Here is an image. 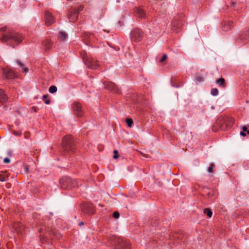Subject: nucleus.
Listing matches in <instances>:
<instances>
[{
    "mask_svg": "<svg viewBox=\"0 0 249 249\" xmlns=\"http://www.w3.org/2000/svg\"><path fill=\"white\" fill-rule=\"evenodd\" d=\"M49 96L48 94L44 95L42 97V99L44 100V102L46 104H49L50 103V100L49 99H46Z\"/></svg>",
    "mask_w": 249,
    "mask_h": 249,
    "instance_id": "nucleus-33",
    "label": "nucleus"
},
{
    "mask_svg": "<svg viewBox=\"0 0 249 249\" xmlns=\"http://www.w3.org/2000/svg\"><path fill=\"white\" fill-rule=\"evenodd\" d=\"M8 155L9 156V157H11L12 156V151L9 150L8 151Z\"/></svg>",
    "mask_w": 249,
    "mask_h": 249,
    "instance_id": "nucleus-47",
    "label": "nucleus"
},
{
    "mask_svg": "<svg viewBox=\"0 0 249 249\" xmlns=\"http://www.w3.org/2000/svg\"><path fill=\"white\" fill-rule=\"evenodd\" d=\"M231 4L232 6L234 7L235 5H236V2L232 0L231 1Z\"/></svg>",
    "mask_w": 249,
    "mask_h": 249,
    "instance_id": "nucleus-45",
    "label": "nucleus"
},
{
    "mask_svg": "<svg viewBox=\"0 0 249 249\" xmlns=\"http://www.w3.org/2000/svg\"><path fill=\"white\" fill-rule=\"evenodd\" d=\"M59 184L62 189L70 190L76 187L77 186V182L71 178L65 176L59 179Z\"/></svg>",
    "mask_w": 249,
    "mask_h": 249,
    "instance_id": "nucleus-3",
    "label": "nucleus"
},
{
    "mask_svg": "<svg viewBox=\"0 0 249 249\" xmlns=\"http://www.w3.org/2000/svg\"><path fill=\"white\" fill-rule=\"evenodd\" d=\"M215 167V165L213 163H211L210 166L208 169V171L209 173H213V168Z\"/></svg>",
    "mask_w": 249,
    "mask_h": 249,
    "instance_id": "nucleus-34",
    "label": "nucleus"
},
{
    "mask_svg": "<svg viewBox=\"0 0 249 249\" xmlns=\"http://www.w3.org/2000/svg\"><path fill=\"white\" fill-rule=\"evenodd\" d=\"M10 160L8 158H5L3 159V162L4 163L8 164L10 162Z\"/></svg>",
    "mask_w": 249,
    "mask_h": 249,
    "instance_id": "nucleus-41",
    "label": "nucleus"
},
{
    "mask_svg": "<svg viewBox=\"0 0 249 249\" xmlns=\"http://www.w3.org/2000/svg\"><path fill=\"white\" fill-rule=\"evenodd\" d=\"M80 54L81 55V56L82 57V58H83V57H88L86 54V52L85 51H83V52H81L80 53Z\"/></svg>",
    "mask_w": 249,
    "mask_h": 249,
    "instance_id": "nucleus-43",
    "label": "nucleus"
},
{
    "mask_svg": "<svg viewBox=\"0 0 249 249\" xmlns=\"http://www.w3.org/2000/svg\"><path fill=\"white\" fill-rule=\"evenodd\" d=\"M2 73L5 78L7 79H12L16 77L14 71L10 69L3 68L2 69Z\"/></svg>",
    "mask_w": 249,
    "mask_h": 249,
    "instance_id": "nucleus-12",
    "label": "nucleus"
},
{
    "mask_svg": "<svg viewBox=\"0 0 249 249\" xmlns=\"http://www.w3.org/2000/svg\"><path fill=\"white\" fill-rule=\"evenodd\" d=\"M84 5H80L78 7V9H77V11L78 12V13L80 12V11H82L83 9H84Z\"/></svg>",
    "mask_w": 249,
    "mask_h": 249,
    "instance_id": "nucleus-42",
    "label": "nucleus"
},
{
    "mask_svg": "<svg viewBox=\"0 0 249 249\" xmlns=\"http://www.w3.org/2000/svg\"><path fill=\"white\" fill-rule=\"evenodd\" d=\"M0 30L1 31H2V32H5L6 30V27H2V28H0Z\"/></svg>",
    "mask_w": 249,
    "mask_h": 249,
    "instance_id": "nucleus-46",
    "label": "nucleus"
},
{
    "mask_svg": "<svg viewBox=\"0 0 249 249\" xmlns=\"http://www.w3.org/2000/svg\"><path fill=\"white\" fill-rule=\"evenodd\" d=\"M44 17H45V24L46 26H50L52 24L54 23L55 18L52 15V14L51 13H50L49 11H45Z\"/></svg>",
    "mask_w": 249,
    "mask_h": 249,
    "instance_id": "nucleus-10",
    "label": "nucleus"
},
{
    "mask_svg": "<svg viewBox=\"0 0 249 249\" xmlns=\"http://www.w3.org/2000/svg\"><path fill=\"white\" fill-rule=\"evenodd\" d=\"M62 146L64 154L70 155L75 152V142L74 137L71 135L64 136L62 140Z\"/></svg>",
    "mask_w": 249,
    "mask_h": 249,
    "instance_id": "nucleus-1",
    "label": "nucleus"
},
{
    "mask_svg": "<svg viewBox=\"0 0 249 249\" xmlns=\"http://www.w3.org/2000/svg\"><path fill=\"white\" fill-rule=\"evenodd\" d=\"M203 213L205 214H206L209 218L212 217L213 215V212L211 209L210 208H205L203 210Z\"/></svg>",
    "mask_w": 249,
    "mask_h": 249,
    "instance_id": "nucleus-26",
    "label": "nucleus"
},
{
    "mask_svg": "<svg viewBox=\"0 0 249 249\" xmlns=\"http://www.w3.org/2000/svg\"><path fill=\"white\" fill-rule=\"evenodd\" d=\"M134 12L135 16L139 18H146L145 12L140 7H135L134 9Z\"/></svg>",
    "mask_w": 249,
    "mask_h": 249,
    "instance_id": "nucleus-14",
    "label": "nucleus"
},
{
    "mask_svg": "<svg viewBox=\"0 0 249 249\" xmlns=\"http://www.w3.org/2000/svg\"><path fill=\"white\" fill-rule=\"evenodd\" d=\"M125 122L127 124H132L133 123V121L131 118H126L125 119Z\"/></svg>",
    "mask_w": 249,
    "mask_h": 249,
    "instance_id": "nucleus-38",
    "label": "nucleus"
},
{
    "mask_svg": "<svg viewBox=\"0 0 249 249\" xmlns=\"http://www.w3.org/2000/svg\"><path fill=\"white\" fill-rule=\"evenodd\" d=\"M42 231V228H40L39 229H38V232L41 233V232Z\"/></svg>",
    "mask_w": 249,
    "mask_h": 249,
    "instance_id": "nucleus-50",
    "label": "nucleus"
},
{
    "mask_svg": "<svg viewBox=\"0 0 249 249\" xmlns=\"http://www.w3.org/2000/svg\"><path fill=\"white\" fill-rule=\"evenodd\" d=\"M231 128L230 125H213L212 130L214 132H218L219 130H227Z\"/></svg>",
    "mask_w": 249,
    "mask_h": 249,
    "instance_id": "nucleus-17",
    "label": "nucleus"
},
{
    "mask_svg": "<svg viewBox=\"0 0 249 249\" xmlns=\"http://www.w3.org/2000/svg\"><path fill=\"white\" fill-rule=\"evenodd\" d=\"M105 89L108 90L113 93L120 94L121 90L113 82H105L104 83Z\"/></svg>",
    "mask_w": 249,
    "mask_h": 249,
    "instance_id": "nucleus-7",
    "label": "nucleus"
},
{
    "mask_svg": "<svg viewBox=\"0 0 249 249\" xmlns=\"http://www.w3.org/2000/svg\"><path fill=\"white\" fill-rule=\"evenodd\" d=\"M128 126L129 127H131V126H132V125H128Z\"/></svg>",
    "mask_w": 249,
    "mask_h": 249,
    "instance_id": "nucleus-52",
    "label": "nucleus"
},
{
    "mask_svg": "<svg viewBox=\"0 0 249 249\" xmlns=\"http://www.w3.org/2000/svg\"><path fill=\"white\" fill-rule=\"evenodd\" d=\"M69 19L71 22H75L78 18V12L77 9L73 8L71 10L69 11Z\"/></svg>",
    "mask_w": 249,
    "mask_h": 249,
    "instance_id": "nucleus-13",
    "label": "nucleus"
},
{
    "mask_svg": "<svg viewBox=\"0 0 249 249\" xmlns=\"http://www.w3.org/2000/svg\"><path fill=\"white\" fill-rule=\"evenodd\" d=\"M112 216L114 218L117 219L120 216V213L118 211H115L113 213Z\"/></svg>",
    "mask_w": 249,
    "mask_h": 249,
    "instance_id": "nucleus-37",
    "label": "nucleus"
},
{
    "mask_svg": "<svg viewBox=\"0 0 249 249\" xmlns=\"http://www.w3.org/2000/svg\"><path fill=\"white\" fill-rule=\"evenodd\" d=\"M53 43L51 40L46 39L42 42V46L43 49L45 51L49 50L52 46Z\"/></svg>",
    "mask_w": 249,
    "mask_h": 249,
    "instance_id": "nucleus-19",
    "label": "nucleus"
},
{
    "mask_svg": "<svg viewBox=\"0 0 249 249\" xmlns=\"http://www.w3.org/2000/svg\"><path fill=\"white\" fill-rule=\"evenodd\" d=\"M211 93L213 96H216L218 94V90L216 88L212 89Z\"/></svg>",
    "mask_w": 249,
    "mask_h": 249,
    "instance_id": "nucleus-32",
    "label": "nucleus"
},
{
    "mask_svg": "<svg viewBox=\"0 0 249 249\" xmlns=\"http://www.w3.org/2000/svg\"><path fill=\"white\" fill-rule=\"evenodd\" d=\"M59 38L61 40H65L68 36L67 34L63 32H60L59 33Z\"/></svg>",
    "mask_w": 249,
    "mask_h": 249,
    "instance_id": "nucleus-27",
    "label": "nucleus"
},
{
    "mask_svg": "<svg viewBox=\"0 0 249 249\" xmlns=\"http://www.w3.org/2000/svg\"><path fill=\"white\" fill-rule=\"evenodd\" d=\"M57 91V88L55 86H51L49 89V91L51 93H54Z\"/></svg>",
    "mask_w": 249,
    "mask_h": 249,
    "instance_id": "nucleus-31",
    "label": "nucleus"
},
{
    "mask_svg": "<svg viewBox=\"0 0 249 249\" xmlns=\"http://www.w3.org/2000/svg\"><path fill=\"white\" fill-rule=\"evenodd\" d=\"M8 176L6 177L4 174H0V181L2 182L6 180V178H8Z\"/></svg>",
    "mask_w": 249,
    "mask_h": 249,
    "instance_id": "nucleus-36",
    "label": "nucleus"
},
{
    "mask_svg": "<svg viewBox=\"0 0 249 249\" xmlns=\"http://www.w3.org/2000/svg\"><path fill=\"white\" fill-rule=\"evenodd\" d=\"M241 39L248 40L249 39V29L245 31L240 36Z\"/></svg>",
    "mask_w": 249,
    "mask_h": 249,
    "instance_id": "nucleus-24",
    "label": "nucleus"
},
{
    "mask_svg": "<svg viewBox=\"0 0 249 249\" xmlns=\"http://www.w3.org/2000/svg\"><path fill=\"white\" fill-rule=\"evenodd\" d=\"M184 17V15L183 14H182V16L181 17Z\"/></svg>",
    "mask_w": 249,
    "mask_h": 249,
    "instance_id": "nucleus-53",
    "label": "nucleus"
},
{
    "mask_svg": "<svg viewBox=\"0 0 249 249\" xmlns=\"http://www.w3.org/2000/svg\"><path fill=\"white\" fill-rule=\"evenodd\" d=\"M83 61L87 67L91 69H96L99 67L98 62L89 57H83Z\"/></svg>",
    "mask_w": 249,
    "mask_h": 249,
    "instance_id": "nucleus-8",
    "label": "nucleus"
},
{
    "mask_svg": "<svg viewBox=\"0 0 249 249\" xmlns=\"http://www.w3.org/2000/svg\"><path fill=\"white\" fill-rule=\"evenodd\" d=\"M216 83L221 88H224L226 87V83L224 78H220L217 79Z\"/></svg>",
    "mask_w": 249,
    "mask_h": 249,
    "instance_id": "nucleus-22",
    "label": "nucleus"
},
{
    "mask_svg": "<svg viewBox=\"0 0 249 249\" xmlns=\"http://www.w3.org/2000/svg\"><path fill=\"white\" fill-rule=\"evenodd\" d=\"M0 40L3 42L13 40L18 44L22 41L21 35L13 31H8L6 34H3L0 37Z\"/></svg>",
    "mask_w": 249,
    "mask_h": 249,
    "instance_id": "nucleus-2",
    "label": "nucleus"
},
{
    "mask_svg": "<svg viewBox=\"0 0 249 249\" xmlns=\"http://www.w3.org/2000/svg\"><path fill=\"white\" fill-rule=\"evenodd\" d=\"M130 242L122 238H118L115 241V249H130Z\"/></svg>",
    "mask_w": 249,
    "mask_h": 249,
    "instance_id": "nucleus-5",
    "label": "nucleus"
},
{
    "mask_svg": "<svg viewBox=\"0 0 249 249\" xmlns=\"http://www.w3.org/2000/svg\"><path fill=\"white\" fill-rule=\"evenodd\" d=\"M206 189L209 190L210 191L207 193V196L208 198H211L214 194V190H210L208 188H205Z\"/></svg>",
    "mask_w": 249,
    "mask_h": 249,
    "instance_id": "nucleus-30",
    "label": "nucleus"
},
{
    "mask_svg": "<svg viewBox=\"0 0 249 249\" xmlns=\"http://www.w3.org/2000/svg\"><path fill=\"white\" fill-rule=\"evenodd\" d=\"M90 35L89 33H85L82 36V40L86 44L89 45V39Z\"/></svg>",
    "mask_w": 249,
    "mask_h": 249,
    "instance_id": "nucleus-25",
    "label": "nucleus"
},
{
    "mask_svg": "<svg viewBox=\"0 0 249 249\" xmlns=\"http://www.w3.org/2000/svg\"><path fill=\"white\" fill-rule=\"evenodd\" d=\"M46 231L50 235V237L49 238L50 240H53L55 237H57L58 233L57 232V231L55 229H53L52 228L50 229L49 228H46Z\"/></svg>",
    "mask_w": 249,
    "mask_h": 249,
    "instance_id": "nucleus-16",
    "label": "nucleus"
},
{
    "mask_svg": "<svg viewBox=\"0 0 249 249\" xmlns=\"http://www.w3.org/2000/svg\"><path fill=\"white\" fill-rule=\"evenodd\" d=\"M143 33L140 29H136L131 33V38L132 40L136 41H140L143 37Z\"/></svg>",
    "mask_w": 249,
    "mask_h": 249,
    "instance_id": "nucleus-9",
    "label": "nucleus"
},
{
    "mask_svg": "<svg viewBox=\"0 0 249 249\" xmlns=\"http://www.w3.org/2000/svg\"><path fill=\"white\" fill-rule=\"evenodd\" d=\"M14 228L18 235H22L25 230V226L20 223H17L14 225Z\"/></svg>",
    "mask_w": 249,
    "mask_h": 249,
    "instance_id": "nucleus-15",
    "label": "nucleus"
},
{
    "mask_svg": "<svg viewBox=\"0 0 249 249\" xmlns=\"http://www.w3.org/2000/svg\"><path fill=\"white\" fill-rule=\"evenodd\" d=\"M141 154L143 156L146 157V156L145 155V154H142V153H141Z\"/></svg>",
    "mask_w": 249,
    "mask_h": 249,
    "instance_id": "nucleus-51",
    "label": "nucleus"
},
{
    "mask_svg": "<svg viewBox=\"0 0 249 249\" xmlns=\"http://www.w3.org/2000/svg\"><path fill=\"white\" fill-rule=\"evenodd\" d=\"M243 131H241L240 132V135L243 137H245L246 136V134L245 133V132H247L248 134H249V130H248V127L246 125H243Z\"/></svg>",
    "mask_w": 249,
    "mask_h": 249,
    "instance_id": "nucleus-28",
    "label": "nucleus"
},
{
    "mask_svg": "<svg viewBox=\"0 0 249 249\" xmlns=\"http://www.w3.org/2000/svg\"><path fill=\"white\" fill-rule=\"evenodd\" d=\"M167 58V56L166 54H164L162 55L161 59L160 60V62H164Z\"/></svg>",
    "mask_w": 249,
    "mask_h": 249,
    "instance_id": "nucleus-39",
    "label": "nucleus"
},
{
    "mask_svg": "<svg viewBox=\"0 0 249 249\" xmlns=\"http://www.w3.org/2000/svg\"><path fill=\"white\" fill-rule=\"evenodd\" d=\"M113 152L114 154L113 158L114 159H117L119 157L118 151L117 150H114Z\"/></svg>",
    "mask_w": 249,
    "mask_h": 249,
    "instance_id": "nucleus-35",
    "label": "nucleus"
},
{
    "mask_svg": "<svg viewBox=\"0 0 249 249\" xmlns=\"http://www.w3.org/2000/svg\"><path fill=\"white\" fill-rule=\"evenodd\" d=\"M81 211L89 215H92L96 213L95 207L89 202H83L80 206Z\"/></svg>",
    "mask_w": 249,
    "mask_h": 249,
    "instance_id": "nucleus-4",
    "label": "nucleus"
},
{
    "mask_svg": "<svg viewBox=\"0 0 249 249\" xmlns=\"http://www.w3.org/2000/svg\"><path fill=\"white\" fill-rule=\"evenodd\" d=\"M17 63L21 68L23 69V71L27 72L28 71V69L27 68L24 67L23 64L20 61L17 60Z\"/></svg>",
    "mask_w": 249,
    "mask_h": 249,
    "instance_id": "nucleus-29",
    "label": "nucleus"
},
{
    "mask_svg": "<svg viewBox=\"0 0 249 249\" xmlns=\"http://www.w3.org/2000/svg\"><path fill=\"white\" fill-rule=\"evenodd\" d=\"M233 22L231 21H224L222 23L223 30L224 31H228L232 27Z\"/></svg>",
    "mask_w": 249,
    "mask_h": 249,
    "instance_id": "nucleus-18",
    "label": "nucleus"
},
{
    "mask_svg": "<svg viewBox=\"0 0 249 249\" xmlns=\"http://www.w3.org/2000/svg\"><path fill=\"white\" fill-rule=\"evenodd\" d=\"M25 172L28 173L29 172V168H28V167L26 166L25 167Z\"/></svg>",
    "mask_w": 249,
    "mask_h": 249,
    "instance_id": "nucleus-49",
    "label": "nucleus"
},
{
    "mask_svg": "<svg viewBox=\"0 0 249 249\" xmlns=\"http://www.w3.org/2000/svg\"><path fill=\"white\" fill-rule=\"evenodd\" d=\"M8 99L7 95L5 93L2 89H0V101L1 104L5 103Z\"/></svg>",
    "mask_w": 249,
    "mask_h": 249,
    "instance_id": "nucleus-20",
    "label": "nucleus"
},
{
    "mask_svg": "<svg viewBox=\"0 0 249 249\" xmlns=\"http://www.w3.org/2000/svg\"><path fill=\"white\" fill-rule=\"evenodd\" d=\"M40 240L42 244H49L51 242V240L49 238H46L45 235H41L40 236Z\"/></svg>",
    "mask_w": 249,
    "mask_h": 249,
    "instance_id": "nucleus-23",
    "label": "nucleus"
},
{
    "mask_svg": "<svg viewBox=\"0 0 249 249\" xmlns=\"http://www.w3.org/2000/svg\"><path fill=\"white\" fill-rule=\"evenodd\" d=\"M72 109L74 113L77 117H81L83 115L84 112L82 110V107L80 103L78 102H75L73 104Z\"/></svg>",
    "mask_w": 249,
    "mask_h": 249,
    "instance_id": "nucleus-11",
    "label": "nucleus"
},
{
    "mask_svg": "<svg viewBox=\"0 0 249 249\" xmlns=\"http://www.w3.org/2000/svg\"><path fill=\"white\" fill-rule=\"evenodd\" d=\"M217 124H233L235 119L229 115H221L217 119Z\"/></svg>",
    "mask_w": 249,
    "mask_h": 249,
    "instance_id": "nucleus-6",
    "label": "nucleus"
},
{
    "mask_svg": "<svg viewBox=\"0 0 249 249\" xmlns=\"http://www.w3.org/2000/svg\"><path fill=\"white\" fill-rule=\"evenodd\" d=\"M84 222L83 221H81L79 223L78 225L79 226H81L84 225Z\"/></svg>",
    "mask_w": 249,
    "mask_h": 249,
    "instance_id": "nucleus-48",
    "label": "nucleus"
},
{
    "mask_svg": "<svg viewBox=\"0 0 249 249\" xmlns=\"http://www.w3.org/2000/svg\"><path fill=\"white\" fill-rule=\"evenodd\" d=\"M196 79L199 82H202L203 81V78L202 76H196Z\"/></svg>",
    "mask_w": 249,
    "mask_h": 249,
    "instance_id": "nucleus-40",
    "label": "nucleus"
},
{
    "mask_svg": "<svg viewBox=\"0 0 249 249\" xmlns=\"http://www.w3.org/2000/svg\"><path fill=\"white\" fill-rule=\"evenodd\" d=\"M14 134L16 135H17V136H20L21 135V131H14L13 132Z\"/></svg>",
    "mask_w": 249,
    "mask_h": 249,
    "instance_id": "nucleus-44",
    "label": "nucleus"
},
{
    "mask_svg": "<svg viewBox=\"0 0 249 249\" xmlns=\"http://www.w3.org/2000/svg\"><path fill=\"white\" fill-rule=\"evenodd\" d=\"M182 24V22L180 20H174L172 23V28L173 30H176L180 28Z\"/></svg>",
    "mask_w": 249,
    "mask_h": 249,
    "instance_id": "nucleus-21",
    "label": "nucleus"
}]
</instances>
